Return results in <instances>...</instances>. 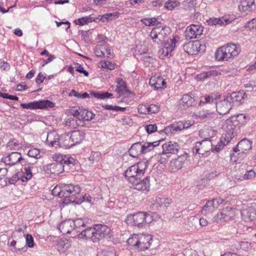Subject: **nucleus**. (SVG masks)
<instances>
[{
  "instance_id": "nucleus-61",
  "label": "nucleus",
  "mask_w": 256,
  "mask_h": 256,
  "mask_svg": "<svg viewBox=\"0 0 256 256\" xmlns=\"http://www.w3.org/2000/svg\"><path fill=\"white\" fill-rule=\"evenodd\" d=\"M208 22L209 25L219 24L221 26L222 24V22L220 20V18H210L208 20Z\"/></svg>"
},
{
  "instance_id": "nucleus-53",
  "label": "nucleus",
  "mask_w": 256,
  "mask_h": 256,
  "mask_svg": "<svg viewBox=\"0 0 256 256\" xmlns=\"http://www.w3.org/2000/svg\"><path fill=\"white\" fill-rule=\"evenodd\" d=\"M214 98L212 96H202L200 102V104H211L214 102Z\"/></svg>"
},
{
  "instance_id": "nucleus-6",
  "label": "nucleus",
  "mask_w": 256,
  "mask_h": 256,
  "mask_svg": "<svg viewBox=\"0 0 256 256\" xmlns=\"http://www.w3.org/2000/svg\"><path fill=\"white\" fill-rule=\"evenodd\" d=\"M65 114L68 116H73L78 119V120L82 124L84 121L92 120L95 116V114L87 108L83 107H72L65 111Z\"/></svg>"
},
{
  "instance_id": "nucleus-17",
  "label": "nucleus",
  "mask_w": 256,
  "mask_h": 256,
  "mask_svg": "<svg viewBox=\"0 0 256 256\" xmlns=\"http://www.w3.org/2000/svg\"><path fill=\"white\" fill-rule=\"evenodd\" d=\"M130 186L138 190L149 192L150 186V177L146 176L142 180L138 178L132 182Z\"/></svg>"
},
{
  "instance_id": "nucleus-44",
  "label": "nucleus",
  "mask_w": 256,
  "mask_h": 256,
  "mask_svg": "<svg viewBox=\"0 0 256 256\" xmlns=\"http://www.w3.org/2000/svg\"><path fill=\"white\" fill-rule=\"evenodd\" d=\"M92 22V17L90 16H84L74 20V23L80 26H84L88 23Z\"/></svg>"
},
{
  "instance_id": "nucleus-64",
  "label": "nucleus",
  "mask_w": 256,
  "mask_h": 256,
  "mask_svg": "<svg viewBox=\"0 0 256 256\" xmlns=\"http://www.w3.org/2000/svg\"><path fill=\"white\" fill-rule=\"evenodd\" d=\"M76 70L80 73L84 74L86 76H88V72L86 70H84V67L80 64H77L76 66Z\"/></svg>"
},
{
  "instance_id": "nucleus-7",
  "label": "nucleus",
  "mask_w": 256,
  "mask_h": 256,
  "mask_svg": "<svg viewBox=\"0 0 256 256\" xmlns=\"http://www.w3.org/2000/svg\"><path fill=\"white\" fill-rule=\"evenodd\" d=\"M170 32L171 30L169 27L157 26L152 28L150 36L156 43L166 42L169 41L168 37Z\"/></svg>"
},
{
  "instance_id": "nucleus-30",
  "label": "nucleus",
  "mask_w": 256,
  "mask_h": 256,
  "mask_svg": "<svg viewBox=\"0 0 256 256\" xmlns=\"http://www.w3.org/2000/svg\"><path fill=\"white\" fill-rule=\"evenodd\" d=\"M221 74V72L218 70H210L197 74L196 76V79L198 81H204L210 78L220 76Z\"/></svg>"
},
{
  "instance_id": "nucleus-60",
  "label": "nucleus",
  "mask_w": 256,
  "mask_h": 256,
  "mask_svg": "<svg viewBox=\"0 0 256 256\" xmlns=\"http://www.w3.org/2000/svg\"><path fill=\"white\" fill-rule=\"evenodd\" d=\"M148 114H155L159 111V106L155 104H148Z\"/></svg>"
},
{
  "instance_id": "nucleus-14",
  "label": "nucleus",
  "mask_w": 256,
  "mask_h": 256,
  "mask_svg": "<svg viewBox=\"0 0 256 256\" xmlns=\"http://www.w3.org/2000/svg\"><path fill=\"white\" fill-rule=\"evenodd\" d=\"M94 226L95 230L94 240L96 242H98L104 238H110L111 236H112V232L107 226L102 224H94Z\"/></svg>"
},
{
  "instance_id": "nucleus-58",
  "label": "nucleus",
  "mask_w": 256,
  "mask_h": 256,
  "mask_svg": "<svg viewBox=\"0 0 256 256\" xmlns=\"http://www.w3.org/2000/svg\"><path fill=\"white\" fill-rule=\"evenodd\" d=\"M138 112L140 114H148V104H142L138 106Z\"/></svg>"
},
{
  "instance_id": "nucleus-51",
  "label": "nucleus",
  "mask_w": 256,
  "mask_h": 256,
  "mask_svg": "<svg viewBox=\"0 0 256 256\" xmlns=\"http://www.w3.org/2000/svg\"><path fill=\"white\" fill-rule=\"evenodd\" d=\"M104 50H108V47L106 46H100L96 48L94 53L98 56H104L106 54Z\"/></svg>"
},
{
  "instance_id": "nucleus-38",
  "label": "nucleus",
  "mask_w": 256,
  "mask_h": 256,
  "mask_svg": "<svg viewBox=\"0 0 256 256\" xmlns=\"http://www.w3.org/2000/svg\"><path fill=\"white\" fill-rule=\"evenodd\" d=\"M224 202V200L220 198L214 199L212 200H208L206 202L203 208H217L220 206V204H222Z\"/></svg>"
},
{
  "instance_id": "nucleus-62",
  "label": "nucleus",
  "mask_w": 256,
  "mask_h": 256,
  "mask_svg": "<svg viewBox=\"0 0 256 256\" xmlns=\"http://www.w3.org/2000/svg\"><path fill=\"white\" fill-rule=\"evenodd\" d=\"M226 216V212H224V209H222V210L218 214L214 216V220L217 222H221L224 220Z\"/></svg>"
},
{
  "instance_id": "nucleus-39",
  "label": "nucleus",
  "mask_w": 256,
  "mask_h": 256,
  "mask_svg": "<svg viewBox=\"0 0 256 256\" xmlns=\"http://www.w3.org/2000/svg\"><path fill=\"white\" fill-rule=\"evenodd\" d=\"M180 101L182 104L186 107L192 106L194 102V98L188 94L184 95Z\"/></svg>"
},
{
  "instance_id": "nucleus-26",
  "label": "nucleus",
  "mask_w": 256,
  "mask_h": 256,
  "mask_svg": "<svg viewBox=\"0 0 256 256\" xmlns=\"http://www.w3.org/2000/svg\"><path fill=\"white\" fill-rule=\"evenodd\" d=\"M172 203V200L164 196H156L153 198L152 204L153 206L156 208L159 207H169Z\"/></svg>"
},
{
  "instance_id": "nucleus-36",
  "label": "nucleus",
  "mask_w": 256,
  "mask_h": 256,
  "mask_svg": "<svg viewBox=\"0 0 256 256\" xmlns=\"http://www.w3.org/2000/svg\"><path fill=\"white\" fill-rule=\"evenodd\" d=\"M26 244H24L23 243L24 246L22 248H16V250H18L19 252H26L27 248L26 246H28L29 248H33L34 246V238L32 235L30 234H27L26 238Z\"/></svg>"
},
{
  "instance_id": "nucleus-18",
  "label": "nucleus",
  "mask_w": 256,
  "mask_h": 256,
  "mask_svg": "<svg viewBox=\"0 0 256 256\" xmlns=\"http://www.w3.org/2000/svg\"><path fill=\"white\" fill-rule=\"evenodd\" d=\"M212 144L210 140H204L196 144L194 150L196 154L204 155L212 150Z\"/></svg>"
},
{
  "instance_id": "nucleus-23",
  "label": "nucleus",
  "mask_w": 256,
  "mask_h": 256,
  "mask_svg": "<svg viewBox=\"0 0 256 256\" xmlns=\"http://www.w3.org/2000/svg\"><path fill=\"white\" fill-rule=\"evenodd\" d=\"M231 102L227 97L226 99L219 102L216 104V110L220 114H224L229 112L232 108Z\"/></svg>"
},
{
  "instance_id": "nucleus-46",
  "label": "nucleus",
  "mask_w": 256,
  "mask_h": 256,
  "mask_svg": "<svg viewBox=\"0 0 256 256\" xmlns=\"http://www.w3.org/2000/svg\"><path fill=\"white\" fill-rule=\"evenodd\" d=\"M240 212L242 215L246 213L248 220L250 221H252L256 218V212L250 209H242Z\"/></svg>"
},
{
  "instance_id": "nucleus-54",
  "label": "nucleus",
  "mask_w": 256,
  "mask_h": 256,
  "mask_svg": "<svg viewBox=\"0 0 256 256\" xmlns=\"http://www.w3.org/2000/svg\"><path fill=\"white\" fill-rule=\"evenodd\" d=\"M141 22L146 26H153L156 24V20L155 18H144L141 20Z\"/></svg>"
},
{
  "instance_id": "nucleus-43",
  "label": "nucleus",
  "mask_w": 256,
  "mask_h": 256,
  "mask_svg": "<svg viewBox=\"0 0 256 256\" xmlns=\"http://www.w3.org/2000/svg\"><path fill=\"white\" fill-rule=\"evenodd\" d=\"M74 232L76 233H80L82 228L86 226V224L84 220L82 218H78L76 220H74Z\"/></svg>"
},
{
  "instance_id": "nucleus-25",
  "label": "nucleus",
  "mask_w": 256,
  "mask_h": 256,
  "mask_svg": "<svg viewBox=\"0 0 256 256\" xmlns=\"http://www.w3.org/2000/svg\"><path fill=\"white\" fill-rule=\"evenodd\" d=\"M246 98V94L242 90L232 92L228 97L230 102L235 104H240L243 103Z\"/></svg>"
},
{
  "instance_id": "nucleus-63",
  "label": "nucleus",
  "mask_w": 256,
  "mask_h": 256,
  "mask_svg": "<svg viewBox=\"0 0 256 256\" xmlns=\"http://www.w3.org/2000/svg\"><path fill=\"white\" fill-rule=\"evenodd\" d=\"M234 20V18H230L228 16H222L220 18V20L222 22V24L221 26L227 25L232 22Z\"/></svg>"
},
{
  "instance_id": "nucleus-57",
  "label": "nucleus",
  "mask_w": 256,
  "mask_h": 256,
  "mask_svg": "<svg viewBox=\"0 0 256 256\" xmlns=\"http://www.w3.org/2000/svg\"><path fill=\"white\" fill-rule=\"evenodd\" d=\"M144 130L148 134H151L156 131L157 126L156 124H146L144 126Z\"/></svg>"
},
{
  "instance_id": "nucleus-12",
  "label": "nucleus",
  "mask_w": 256,
  "mask_h": 256,
  "mask_svg": "<svg viewBox=\"0 0 256 256\" xmlns=\"http://www.w3.org/2000/svg\"><path fill=\"white\" fill-rule=\"evenodd\" d=\"M20 106L26 109H48L55 106V104L49 100L34 101L26 104H21Z\"/></svg>"
},
{
  "instance_id": "nucleus-3",
  "label": "nucleus",
  "mask_w": 256,
  "mask_h": 256,
  "mask_svg": "<svg viewBox=\"0 0 256 256\" xmlns=\"http://www.w3.org/2000/svg\"><path fill=\"white\" fill-rule=\"evenodd\" d=\"M240 52V44L228 43L216 50L215 58L218 61H229L238 56Z\"/></svg>"
},
{
  "instance_id": "nucleus-29",
  "label": "nucleus",
  "mask_w": 256,
  "mask_h": 256,
  "mask_svg": "<svg viewBox=\"0 0 256 256\" xmlns=\"http://www.w3.org/2000/svg\"><path fill=\"white\" fill-rule=\"evenodd\" d=\"M94 226L87 227L82 230L78 234V237L80 238H86V239H90L93 242H96L94 238L95 236Z\"/></svg>"
},
{
  "instance_id": "nucleus-16",
  "label": "nucleus",
  "mask_w": 256,
  "mask_h": 256,
  "mask_svg": "<svg viewBox=\"0 0 256 256\" xmlns=\"http://www.w3.org/2000/svg\"><path fill=\"white\" fill-rule=\"evenodd\" d=\"M203 32V27L200 24H191L188 26L185 31V36L188 40L196 38Z\"/></svg>"
},
{
  "instance_id": "nucleus-21",
  "label": "nucleus",
  "mask_w": 256,
  "mask_h": 256,
  "mask_svg": "<svg viewBox=\"0 0 256 256\" xmlns=\"http://www.w3.org/2000/svg\"><path fill=\"white\" fill-rule=\"evenodd\" d=\"M149 84L156 90L164 89L166 87V84L164 80L160 76H152L150 80Z\"/></svg>"
},
{
  "instance_id": "nucleus-40",
  "label": "nucleus",
  "mask_w": 256,
  "mask_h": 256,
  "mask_svg": "<svg viewBox=\"0 0 256 256\" xmlns=\"http://www.w3.org/2000/svg\"><path fill=\"white\" fill-rule=\"evenodd\" d=\"M70 243L67 240H60L58 242L56 247L60 252H64L70 248Z\"/></svg>"
},
{
  "instance_id": "nucleus-59",
  "label": "nucleus",
  "mask_w": 256,
  "mask_h": 256,
  "mask_svg": "<svg viewBox=\"0 0 256 256\" xmlns=\"http://www.w3.org/2000/svg\"><path fill=\"white\" fill-rule=\"evenodd\" d=\"M256 174L253 170L246 171L244 175L242 178L244 180H252L255 178Z\"/></svg>"
},
{
  "instance_id": "nucleus-24",
  "label": "nucleus",
  "mask_w": 256,
  "mask_h": 256,
  "mask_svg": "<svg viewBox=\"0 0 256 256\" xmlns=\"http://www.w3.org/2000/svg\"><path fill=\"white\" fill-rule=\"evenodd\" d=\"M22 159L20 154L17 152H12L4 156L2 158L3 162L8 165L16 164L20 162Z\"/></svg>"
},
{
  "instance_id": "nucleus-19",
  "label": "nucleus",
  "mask_w": 256,
  "mask_h": 256,
  "mask_svg": "<svg viewBox=\"0 0 256 256\" xmlns=\"http://www.w3.org/2000/svg\"><path fill=\"white\" fill-rule=\"evenodd\" d=\"M188 161L187 155L178 156L176 158L172 160L170 163V169L174 172L180 170Z\"/></svg>"
},
{
  "instance_id": "nucleus-48",
  "label": "nucleus",
  "mask_w": 256,
  "mask_h": 256,
  "mask_svg": "<svg viewBox=\"0 0 256 256\" xmlns=\"http://www.w3.org/2000/svg\"><path fill=\"white\" fill-rule=\"evenodd\" d=\"M28 155L30 157L34 158H38L41 157L40 154V150L39 149L36 148H31L29 150L28 152Z\"/></svg>"
},
{
  "instance_id": "nucleus-31",
  "label": "nucleus",
  "mask_w": 256,
  "mask_h": 256,
  "mask_svg": "<svg viewBox=\"0 0 256 256\" xmlns=\"http://www.w3.org/2000/svg\"><path fill=\"white\" fill-rule=\"evenodd\" d=\"M52 159L56 161V162L61 164L62 165L66 164L68 165L73 164L74 158L70 157L68 156L63 155L60 154H56L52 156Z\"/></svg>"
},
{
  "instance_id": "nucleus-56",
  "label": "nucleus",
  "mask_w": 256,
  "mask_h": 256,
  "mask_svg": "<svg viewBox=\"0 0 256 256\" xmlns=\"http://www.w3.org/2000/svg\"><path fill=\"white\" fill-rule=\"evenodd\" d=\"M103 108L105 110H112L115 111H122L124 112L126 110V108L120 107L118 106H113L112 105L106 104L102 106Z\"/></svg>"
},
{
  "instance_id": "nucleus-28",
  "label": "nucleus",
  "mask_w": 256,
  "mask_h": 256,
  "mask_svg": "<svg viewBox=\"0 0 256 256\" xmlns=\"http://www.w3.org/2000/svg\"><path fill=\"white\" fill-rule=\"evenodd\" d=\"M59 140V136L57 133L55 132H52L48 134L46 142L49 146L56 148L60 146Z\"/></svg>"
},
{
  "instance_id": "nucleus-45",
  "label": "nucleus",
  "mask_w": 256,
  "mask_h": 256,
  "mask_svg": "<svg viewBox=\"0 0 256 256\" xmlns=\"http://www.w3.org/2000/svg\"><path fill=\"white\" fill-rule=\"evenodd\" d=\"M180 5V2L176 0H168L164 4V8L168 10H172Z\"/></svg>"
},
{
  "instance_id": "nucleus-32",
  "label": "nucleus",
  "mask_w": 256,
  "mask_h": 256,
  "mask_svg": "<svg viewBox=\"0 0 256 256\" xmlns=\"http://www.w3.org/2000/svg\"><path fill=\"white\" fill-rule=\"evenodd\" d=\"M226 134L227 135L222 134L220 138V140L218 142L214 148V150L218 152L222 150L233 138L232 137V134Z\"/></svg>"
},
{
  "instance_id": "nucleus-22",
  "label": "nucleus",
  "mask_w": 256,
  "mask_h": 256,
  "mask_svg": "<svg viewBox=\"0 0 256 256\" xmlns=\"http://www.w3.org/2000/svg\"><path fill=\"white\" fill-rule=\"evenodd\" d=\"M46 172L48 174H59L64 170V166L58 162L47 164L44 167Z\"/></svg>"
},
{
  "instance_id": "nucleus-1",
  "label": "nucleus",
  "mask_w": 256,
  "mask_h": 256,
  "mask_svg": "<svg viewBox=\"0 0 256 256\" xmlns=\"http://www.w3.org/2000/svg\"><path fill=\"white\" fill-rule=\"evenodd\" d=\"M80 192H81V188L78 185L62 184L56 185L52 190V194L60 198V204L68 205L76 200V198Z\"/></svg>"
},
{
  "instance_id": "nucleus-27",
  "label": "nucleus",
  "mask_w": 256,
  "mask_h": 256,
  "mask_svg": "<svg viewBox=\"0 0 256 256\" xmlns=\"http://www.w3.org/2000/svg\"><path fill=\"white\" fill-rule=\"evenodd\" d=\"M162 150L168 154H176L180 149L178 144L174 141H170L163 144Z\"/></svg>"
},
{
  "instance_id": "nucleus-52",
  "label": "nucleus",
  "mask_w": 256,
  "mask_h": 256,
  "mask_svg": "<svg viewBox=\"0 0 256 256\" xmlns=\"http://www.w3.org/2000/svg\"><path fill=\"white\" fill-rule=\"evenodd\" d=\"M100 66L102 68H106L110 70L115 69L116 64L110 61H102L100 62Z\"/></svg>"
},
{
  "instance_id": "nucleus-49",
  "label": "nucleus",
  "mask_w": 256,
  "mask_h": 256,
  "mask_svg": "<svg viewBox=\"0 0 256 256\" xmlns=\"http://www.w3.org/2000/svg\"><path fill=\"white\" fill-rule=\"evenodd\" d=\"M213 116V114L212 112H209L207 110H202L200 111L196 114V116L204 120L207 118H212Z\"/></svg>"
},
{
  "instance_id": "nucleus-4",
  "label": "nucleus",
  "mask_w": 256,
  "mask_h": 256,
  "mask_svg": "<svg viewBox=\"0 0 256 256\" xmlns=\"http://www.w3.org/2000/svg\"><path fill=\"white\" fill-rule=\"evenodd\" d=\"M148 165V161L145 160L139 161L129 167L126 171L125 177L131 184L134 180L142 176Z\"/></svg>"
},
{
  "instance_id": "nucleus-11",
  "label": "nucleus",
  "mask_w": 256,
  "mask_h": 256,
  "mask_svg": "<svg viewBox=\"0 0 256 256\" xmlns=\"http://www.w3.org/2000/svg\"><path fill=\"white\" fill-rule=\"evenodd\" d=\"M252 148V142L246 138L242 140L237 144L236 148H234V150L235 153L230 154V160L235 162L240 163V160L236 159V154L237 152H240L238 155L242 156L243 154Z\"/></svg>"
},
{
  "instance_id": "nucleus-10",
  "label": "nucleus",
  "mask_w": 256,
  "mask_h": 256,
  "mask_svg": "<svg viewBox=\"0 0 256 256\" xmlns=\"http://www.w3.org/2000/svg\"><path fill=\"white\" fill-rule=\"evenodd\" d=\"M86 134L83 131L75 130L71 132L70 136H64L63 145L66 148H69L76 144H80L84 139Z\"/></svg>"
},
{
  "instance_id": "nucleus-33",
  "label": "nucleus",
  "mask_w": 256,
  "mask_h": 256,
  "mask_svg": "<svg viewBox=\"0 0 256 256\" xmlns=\"http://www.w3.org/2000/svg\"><path fill=\"white\" fill-rule=\"evenodd\" d=\"M184 129L183 122L180 121L176 124L166 127L162 131L166 134L170 135L175 132Z\"/></svg>"
},
{
  "instance_id": "nucleus-9",
  "label": "nucleus",
  "mask_w": 256,
  "mask_h": 256,
  "mask_svg": "<svg viewBox=\"0 0 256 256\" xmlns=\"http://www.w3.org/2000/svg\"><path fill=\"white\" fill-rule=\"evenodd\" d=\"M152 216L144 212H140L132 214H130L126 219L128 224L137 226L140 227L144 222L149 224L153 220Z\"/></svg>"
},
{
  "instance_id": "nucleus-42",
  "label": "nucleus",
  "mask_w": 256,
  "mask_h": 256,
  "mask_svg": "<svg viewBox=\"0 0 256 256\" xmlns=\"http://www.w3.org/2000/svg\"><path fill=\"white\" fill-rule=\"evenodd\" d=\"M116 82L118 84V86H116V91L118 94L121 95L123 94V92L126 90V83L121 78H118L116 80Z\"/></svg>"
},
{
  "instance_id": "nucleus-20",
  "label": "nucleus",
  "mask_w": 256,
  "mask_h": 256,
  "mask_svg": "<svg viewBox=\"0 0 256 256\" xmlns=\"http://www.w3.org/2000/svg\"><path fill=\"white\" fill-rule=\"evenodd\" d=\"M59 231L63 234H70L74 232V220L68 219L61 222L58 226Z\"/></svg>"
},
{
  "instance_id": "nucleus-37",
  "label": "nucleus",
  "mask_w": 256,
  "mask_h": 256,
  "mask_svg": "<svg viewBox=\"0 0 256 256\" xmlns=\"http://www.w3.org/2000/svg\"><path fill=\"white\" fill-rule=\"evenodd\" d=\"M200 136L204 140H210L215 134V132L211 128H204L200 130Z\"/></svg>"
},
{
  "instance_id": "nucleus-8",
  "label": "nucleus",
  "mask_w": 256,
  "mask_h": 256,
  "mask_svg": "<svg viewBox=\"0 0 256 256\" xmlns=\"http://www.w3.org/2000/svg\"><path fill=\"white\" fill-rule=\"evenodd\" d=\"M152 236L150 234H140L134 236L128 240L129 244L136 246L140 250H148L150 246Z\"/></svg>"
},
{
  "instance_id": "nucleus-2",
  "label": "nucleus",
  "mask_w": 256,
  "mask_h": 256,
  "mask_svg": "<svg viewBox=\"0 0 256 256\" xmlns=\"http://www.w3.org/2000/svg\"><path fill=\"white\" fill-rule=\"evenodd\" d=\"M247 122L246 116L242 114L234 115L226 120L221 121L222 128L223 134L227 135L232 134L234 138L237 134V128L244 126Z\"/></svg>"
},
{
  "instance_id": "nucleus-55",
  "label": "nucleus",
  "mask_w": 256,
  "mask_h": 256,
  "mask_svg": "<svg viewBox=\"0 0 256 256\" xmlns=\"http://www.w3.org/2000/svg\"><path fill=\"white\" fill-rule=\"evenodd\" d=\"M168 154L164 152L162 150V152L158 156L157 158L158 162L160 164L165 163L169 158Z\"/></svg>"
},
{
  "instance_id": "nucleus-50",
  "label": "nucleus",
  "mask_w": 256,
  "mask_h": 256,
  "mask_svg": "<svg viewBox=\"0 0 256 256\" xmlns=\"http://www.w3.org/2000/svg\"><path fill=\"white\" fill-rule=\"evenodd\" d=\"M120 13L118 12H115L111 13H106L104 14V19L105 18V20L108 22L109 20H115L119 17Z\"/></svg>"
},
{
  "instance_id": "nucleus-15",
  "label": "nucleus",
  "mask_w": 256,
  "mask_h": 256,
  "mask_svg": "<svg viewBox=\"0 0 256 256\" xmlns=\"http://www.w3.org/2000/svg\"><path fill=\"white\" fill-rule=\"evenodd\" d=\"M205 46L202 44L200 41L194 40L190 42L184 44V50L189 54H195L200 52H204L205 50Z\"/></svg>"
},
{
  "instance_id": "nucleus-34",
  "label": "nucleus",
  "mask_w": 256,
  "mask_h": 256,
  "mask_svg": "<svg viewBox=\"0 0 256 256\" xmlns=\"http://www.w3.org/2000/svg\"><path fill=\"white\" fill-rule=\"evenodd\" d=\"M76 117H70L66 118L64 120V124L66 126H68L71 128H76L80 126H84V122H82V124L79 122H78V120Z\"/></svg>"
},
{
  "instance_id": "nucleus-47",
  "label": "nucleus",
  "mask_w": 256,
  "mask_h": 256,
  "mask_svg": "<svg viewBox=\"0 0 256 256\" xmlns=\"http://www.w3.org/2000/svg\"><path fill=\"white\" fill-rule=\"evenodd\" d=\"M22 172L23 175L21 180L22 182H26L32 178V173L31 172V171H30L29 169L27 168L26 166L24 168Z\"/></svg>"
},
{
  "instance_id": "nucleus-41",
  "label": "nucleus",
  "mask_w": 256,
  "mask_h": 256,
  "mask_svg": "<svg viewBox=\"0 0 256 256\" xmlns=\"http://www.w3.org/2000/svg\"><path fill=\"white\" fill-rule=\"evenodd\" d=\"M253 5L252 0H242L238 8L240 10L246 12L249 10Z\"/></svg>"
},
{
  "instance_id": "nucleus-35",
  "label": "nucleus",
  "mask_w": 256,
  "mask_h": 256,
  "mask_svg": "<svg viewBox=\"0 0 256 256\" xmlns=\"http://www.w3.org/2000/svg\"><path fill=\"white\" fill-rule=\"evenodd\" d=\"M78 196L76 198V200L74 202H72L71 204H80L83 202H86L90 204H93L95 201V198H92L88 194H86L84 196H82L80 194V192H79Z\"/></svg>"
},
{
  "instance_id": "nucleus-13",
  "label": "nucleus",
  "mask_w": 256,
  "mask_h": 256,
  "mask_svg": "<svg viewBox=\"0 0 256 256\" xmlns=\"http://www.w3.org/2000/svg\"><path fill=\"white\" fill-rule=\"evenodd\" d=\"M178 36H174L170 38V41L164 42L163 47L158 50V56L160 58L164 59L171 56V53L174 50L176 44L178 42Z\"/></svg>"
},
{
  "instance_id": "nucleus-5",
  "label": "nucleus",
  "mask_w": 256,
  "mask_h": 256,
  "mask_svg": "<svg viewBox=\"0 0 256 256\" xmlns=\"http://www.w3.org/2000/svg\"><path fill=\"white\" fill-rule=\"evenodd\" d=\"M160 140L153 142H138L134 144L129 150L130 155L134 158H137L139 156L145 154L153 150L154 148L160 144Z\"/></svg>"
}]
</instances>
